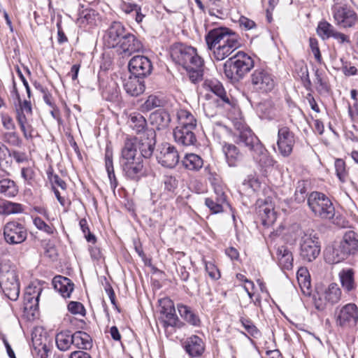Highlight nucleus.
Returning <instances> with one entry per match:
<instances>
[{
  "mask_svg": "<svg viewBox=\"0 0 358 358\" xmlns=\"http://www.w3.org/2000/svg\"><path fill=\"white\" fill-rule=\"evenodd\" d=\"M205 41L217 61L224 60L241 46L239 36L225 27L210 29L205 36Z\"/></svg>",
  "mask_w": 358,
  "mask_h": 358,
  "instance_id": "f257e3e1",
  "label": "nucleus"
},
{
  "mask_svg": "<svg viewBox=\"0 0 358 358\" xmlns=\"http://www.w3.org/2000/svg\"><path fill=\"white\" fill-rule=\"evenodd\" d=\"M119 162L127 178L138 182L145 176L143 159L141 155H138L136 145L134 141H125Z\"/></svg>",
  "mask_w": 358,
  "mask_h": 358,
  "instance_id": "f03ea898",
  "label": "nucleus"
},
{
  "mask_svg": "<svg viewBox=\"0 0 358 358\" xmlns=\"http://www.w3.org/2000/svg\"><path fill=\"white\" fill-rule=\"evenodd\" d=\"M254 67V60L247 53L238 51L224 64L225 76L231 82H238Z\"/></svg>",
  "mask_w": 358,
  "mask_h": 358,
  "instance_id": "7ed1b4c3",
  "label": "nucleus"
},
{
  "mask_svg": "<svg viewBox=\"0 0 358 358\" xmlns=\"http://www.w3.org/2000/svg\"><path fill=\"white\" fill-rule=\"evenodd\" d=\"M0 286L8 299L17 300L20 292V281L15 266L9 260L0 261Z\"/></svg>",
  "mask_w": 358,
  "mask_h": 358,
  "instance_id": "20e7f679",
  "label": "nucleus"
},
{
  "mask_svg": "<svg viewBox=\"0 0 358 358\" xmlns=\"http://www.w3.org/2000/svg\"><path fill=\"white\" fill-rule=\"evenodd\" d=\"M308 206L317 217L330 220L335 215V208L331 200L323 193L312 192L308 194Z\"/></svg>",
  "mask_w": 358,
  "mask_h": 358,
  "instance_id": "39448f33",
  "label": "nucleus"
},
{
  "mask_svg": "<svg viewBox=\"0 0 358 358\" xmlns=\"http://www.w3.org/2000/svg\"><path fill=\"white\" fill-rule=\"evenodd\" d=\"M171 57L176 63L184 69L200 65L202 58L197 54L196 50L183 43L174 44L171 49Z\"/></svg>",
  "mask_w": 358,
  "mask_h": 358,
  "instance_id": "423d86ee",
  "label": "nucleus"
},
{
  "mask_svg": "<svg viewBox=\"0 0 358 358\" xmlns=\"http://www.w3.org/2000/svg\"><path fill=\"white\" fill-rule=\"evenodd\" d=\"M250 81L253 90L261 93L271 92L275 86L273 75L262 68H258L252 73Z\"/></svg>",
  "mask_w": 358,
  "mask_h": 358,
  "instance_id": "0eeeda50",
  "label": "nucleus"
},
{
  "mask_svg": "<svg viewBox=\"0 0 358 358\" xmlns=\"http://www.w3.org/2000/svg\"><path fill=\"white\" fill-rule=\"evenodd\" d=\"M320 253L319 238L315 234L306 233L301 239L300 256L308 262L315 260Z\"/></svg>",
  "mask_w": 358,
  "mask_h": 358,
  "instance_id": "6e6552de",
  "label": "nucleus"
},
{
  "mask_svg": "<svg viewBox=\"0 0 358 358\" xmlns=\"http://www.w3.org/2000/svg\"><path fill=\"white\" fill-rule=\"evenodd\" d=\"M332 10L334 21L340 27L352 28L358 22V15L347 5H336Z\"/></svg>",
  "mask_w": 358,
  "mask_h": 358,
  "instance_id": "1a4fd4ad",
  "label": "nucleus"
},
{
  "mask_svg": "<svg viewBox=\"0 0 358 358\" xmlns=\"http://www.w3.org/2000/svg\"><path fill=\"white\" fill-rule=\"evenodd\" d=\"M336 324L342 327H354L358 322V307L354 303H349L336 310Z\"/></svg>",
  "mask_w": 358,
  "mask_h": 358,
  "instance_id": "9d476101",
  "label": "nucleus"
},
{
  "mask_svg": "<svg viewBox=\"0 0 358 358\" xmlns=\"http://www.w3.org/2000/svg\"><path fill=\"white\" fill-rule=\"evenodd\" d=\"M3 236L6 242L8 244H20L27 239V230L22 224L11 221L4 225Z\"/></svg>",
  "mask_w": 358,
  "mask_h": 358,
  "instance_id": "9b49d317",
  "label": "nucleus"
},
{
  "mask_svg": "<svg viewBox=\"0 0 358 358\" xmlns=\"http://www.w3.org/2000/svg\"><path fill=\"white\" fill-rule=\"evenodd\" d=\"M156 158L159 164L168 169L174 168L180 160L178 150L169 143H164L159 146L156 152Z\"/></svg>",
  "mask_w": 358,
  "mask_h": 358,
  "instance_id": "f8f14e48",
  "label": "nucleus"
},
{
  "mask_svg": "<svg viewBox=\"0 0 358 358\" xmlns=\"http://www.w3.org/2000/svg\"><path fill=\"white\" fill-rule=\"evenodd\" d=\"M156 134L154 129H150L146 131V134H143L139 138H134L127 139L126 141H134L136 145V151L139 150L138 155H141L143 158H150L154 152L156 144Z\"/></svg>",
  "mask_w": 358,
  "mask_h": 358,
  "instance_id": "ddd939ff",
  "label": "nucleus"
},
{
  "mask_svg": "<svg viewBox=\"0 0 358 358\" xmlns=\"http://www.w3.org/2000/svg\"><path fill=\"white\" fill-rule=\"evenodd\" d=\"M128 68L130 74L143 79L150 76L153 69L150 59L143 55L133 57L129 62Z\"/></svg>",
  "mask_w": 358,
  "mask_h": 358,
  "instance_id": "4468645a",
  "label": "nucleus"
},
{
  "mask_svg": "<svg viewBox=\"0 0 358 358\" xmlns=\"http://www.w3.org/2000/svg\"><path fill=\"white\" fill-rule=\"evenodd\" d=\"M295 143L294 134L287 127L278 129L277 146L280 155L285 157H289L293 150Z\"/></svg>",
  "mask_w": 358,
  "mask_h": 358,
  "instance_id": "2eb2a0df",
  "label": "nucleus"
},
{
  "mask_svg": "<svg viewBox=\"0 0 358 358\" xmlns=\"http://www.w3.org/2000/svg\"><path fill=\"white\" fill-rule=\"evenodd\" d=\"M127 32L121 22L114 21L111 22L105 32L103 36L104 42L108 48L117 47L118 43Z\"/></svg>",
  "mask_w": 358,
  "mask_h": 358,
  "instance_id": "dca6fc26",
  "label": "nucleus"
},
{
  "mask_svg": "<svg viewBox=\"0 0 358 358\" xmlns=\"http://www.w3.org/2000/svg\"><path fill=\"white\" fill-rule=\"evenodd\" d=\"M232 136L235 143L245 147L250 153L253 152L262 144L250 129H245L238 134H233Z\"/></svg>",
  "mask_w": 358,
  "mask_h": 358,
  "instance_id": "f3484780",
  "label": "nucleus"
},
{
  "mask_svg": "<svg viewBox=\"0 0 358 358\" xmlns=\"http://www.w3.org/2000/svg\"><path fill=\"white\" fill-rule=\"evenodd\" d=\"M194 130L177 126L173 132L175 142L185 147L196 145L197 139Z\"/></svg>",
  "mask_w": 358,
  "mask_h": 358,
  "instance_id": "a211bd4d",
  "label": "nucleus"
},
{
  "mask_svg": "<svg viewBox=\"0 0 358 358\" xmlns=\"http://www.w3.org/2000/svg\"><path fill=\"white\" fill-rule=\"evenodd\" d=\"M323 296L325 300V304L315 301V307L319 310H323L327 304L333 306L338 303L341 299L342 291L337 283L332 282L329 284L328 287L325 289Z\"/></svg>",
  "mask_w": 358,
  "mask_h": 358,
  "instance_id": "6ab92c4d",
  "label": "nucleus"
},
{
  "mask_svg": "<svg viewBox=\"0 0 358 358\" xmlns=\"http://www.w3.org/2000/svg\"><path fill=\"white\" fill-rule=\"evenodd\" d=\"M117 47L122 50L123 56H130L132 53L140 51L143 45L137 38L130 32H127L122 38Z\"/></svg>",
  "mask_w": 358,
  "mask_h": 358,
  "instance_id": "aec40b11",
  "label": "nucleus"
},
{
  "mask_svg": "<svg viewBox=\"0 0 358 358\" xmlns=\"http://www.w3.org/2000/svg\"><path fill=\"white\" fill-rule=\"evenodd\" d=\"M122 85L126 92L131 96L141 95L145 89L144 79L131 74L123 79Z\"/></svg>",
  "mask_w": 358,
  "mask_h": 358,
  "instance_id": "412c9836",
  "label": "nucleus"
},
{
  "mask_svg": "<svg viewBox=\"0 0 358 358\" xmlns=\"http://www.w3.org/2000/svg\"><path fill=\"white\" fill-rule=\"evenodd\" d=\"M338 278L342 288L346 293L355 292L357 288L355 281V271L352 268H345L338 273Z\"/></svg>",
  "mask_w": 358,
  "mask_h": 358,
  "instance_id": "4be33fe9",
  "label": "nucleus"
},
{
  "mask_svg": "<svg viewBox=\"0 0 358 358\" xmlns=\"http://www.w3.org/2000/svg\"><path fill=\"white\" fill-rule=\"evenodd\" d=\"M348 257L358 252V235L353 231H347L338 244Z\"/></svg>",
  "mask_w": 358,
  "mask_h": 358,
  "instance_id": "5701e85b",
  "label": "nucleus"
},
{
  "mask_svg": "<svg viewBox=\"0 0 358 358\" xmlns=\"http://www.w3.org/2000/svg\"><path fill=\"white\" fill-rule=\"evenodd\" d=\"M150 122L157 130H165L171 122L169 113L165 110H157L150 115Z\"/></svg>",
  "mask_w": 358,
  "mask_h": 358,
  "instance_id": "b1692460",
  "label": "nucleus"
},
{
  "mask_svg": "<svg viewBox=\"0 0 358 358\" xmlns=\"http://www.w3.org/2000/svg\"><path fill=\"white\" fill-rule=\"evenodd\" d=\"M184 348L190 357H197L203 353L205 345L200 337L194 335L187 338L184 343Z\"/></svg>",
  "mask_w": 358,
  "mask_h": 358,
  "instance_id": "393cba45",
  "label": "nucleus"
},
{
  "mask_svg": "<svg viewBox=\"0 0 358 358\" xmlns=\"http://www.w3.org/2000/svg\"><path fill=\"white\" fill-rule=\"evenodd\" d=\"M222 151L228 165L231 167L237 166L243 159L242 153L234 144L224 142L222 145Z\"/></svg>",
  "mask_w": 358,
  "mask_h": 358,
  "instance_id": "a878e982",
  "label": "nucleus"
},
{
  "mask_svg": "<svg viewBox=\"0 0 358 358\" xmlns=\"http://www.w3.org/2000/svg\"><path fill=\"white\" fill-rule=\"evenodd\" d=\"M52 285L55 290L61 294L64 298L70 297L74 287L73 283L69 278L62 275H57L53 278Z\"/></svg>",
  "mask_w": 358,
  "mask_h": 358,
  "instance_id": "bb28decb",
  "label": "nucleus"
},
{
  "mask_svg": "<svg viewBox=\"0 0 358 358\" xmlns=\"http://www.w3.org/2000/svg\"><path fill=\"white\" fill-rule=\"evenodd\" d=\"M348 256L339 245H329L324 250L325 262L330 264H335L346 259Z\"/></svg>",
  "mask_w": 358,
  "mask_h": 358,
  "instance_id": "cd10ccee",
  "label": "nucleus"
},
{
  "mask_svg": "<svg viewBox=\"0 0 358 358\" xmlns=\"http://www.w3.org/2000/svg\"><path fill=\"white\" fill-rule=\"evenodd\" d=\"M177 309L180 317L189 324L194 327H199L201 325L199 316L192 308L182 303H178Z\"/></svg>",
  "mask_w": 358,
  "mask_h": 358,
  "instance_id": "c85d7f7f",
  "label": "nucleus"
},
{
  "mask_svg": "<svg viewBox=\"0 0 358 358\" xmlns=\"http://www.w3.org/2000/svg\"><path fill=\"white\" fill-rule=\"evenodd\" d=\"M251 155L254 160L262 168H269L274 165L275 161L268 155L263 144L252 152Z\"/></svg>",
  "mask_w": 358,
  "mask_h": 358,
  "instance_id": "c756f323",
  "label": "nucleus"
},
{
  "mask_svg": "<svg viewBox=\"0 0 358 358\" xmlns=\"http://www.w3.org/2000/svg\"><path fill=\"white\" fill-rule=\"evenodd\" d=\"M203 85L207 90L217 96L223 103L231 105L230 99L220 82L217 80H206Z\"/></svg>",
  "mask_w": 358,
  "mask_h": 358,
  "instance_id": "7c9ffc66",
  "label": "nucleus"
},
{
  "mask_svg": "<svg viewBox=\"0 0 358 358\" xmlns=\"http://www.w3.org/2000/svg\"><path fill=\"white\" fill-rule=\"evenodd\" d=\"M105 166L110 180V187L115 190L118 185V181L114 171L113 150L108 146L106 147L105 150Z\"/></svg>",
  "mask_w": 358,
  "mask_h": 358,
  "instance_id": "2f4dec72",
  "label": "nucleus"
},
{
  "mask_svg": "<svg viewBox=\"0 0 358 358\" xmlns=\"http://www.w3.org/2000/svg\"><path fill=\"white\" fill-rule=\"evenodd\" d=\"M177 117L178 122V127L196 129V120L189 111L180 109L177 113Z\"/></svg>",
  "mask_w": 358,
  "mask_h": 358,
  "instance_id": "473e14b6",
  "label": "nucleus"
},
{
  "mask_svg": "<svg viewBox=\"0 0 358 358\" xmlns=\"http://www.w3.org/2000/svg\"><path fill=\"white\" fill-rule=\"evenodd\" d=\"M55 342L60 351H67L73 345V334L70 331H62L56 334Z\"/></svg>",
  "mask_w": 358,
  "mask_h": 358,
  "instance_id": "72a5a7b5",
  "label": "nucleus"
},
{
  "mask_svg": "<svg viewBox=\"0 0 358 358\" xmlns=\"http://www.w3.org/2000/svg\"><path fill=\"white\" fill-rule=\"evenodd\" d=\"M73 345L82 350H90L92 347V340L90 336L84 331H76L73 334Z\"/></svg>",
  "mask_w": 358,
  "mask_h": 358,
  "instance_id": "f704fd0d",
  "label": "nucleus"
},
{
  "mask_svg": "<svg viewBox=\"0 0 358 358\" xmlns=\"http://www.w3.org/2000/svg\"><path fill=\"white\" fill-rule=\"evenodd\" d=\"M182 163L187 169L197 171L202 168L203 161L198 155L189 153L185 155Z\"/></svg>",
  "mask_w": 358,
  "mask_h": 358,
  "instance_id": "c9c22d12",
  "label": "nucleus"
},
{
  "mask_svg": "<svg viewBox=\"0 0 358 358\" xmlns=\"http://www.w3.org/2000/svg\"><path fill=\"white\" fill-rule=\"evenodd\" d=\"M310 187V182L308 180H299L296 185V189L294 194V200L297 203H304L306 199L308 200L307 191Z\"/></svg>",
  "mask_w": 358,
  "mask_h": 358,
  "instance_id": "e433bc0d",
  "label": "nucleus"
},
{
  "mask_svg": "<svg viewBox=\"0 0 358 358\" xmlns=\"http://www.w3.org/2000/svg\"><path fill=\"white\" fill-rule=\"evenodd\" d=\"M130 121V127L137 134L143 133V134H146V131L149 130L147 127L146 119L140 113L131 115Z\"/></svg>",
  "mask_w": 358,
  "mask_h": 358,
  "instance_id": "4c0bfd02",
  "label": "nucleus"
},
{
  "mask_svg": "<svg viewBox=\"0 0 358 358\" xmlns=\"http://www.w3.org/2000/svg\"><path fill=\"white\" fill-rule=\"evenodd\" d=\"M0 193L8 198L14 197L18 193V187L13 180L4 178L0 180Z\"/></svg>",
  "mask_w": 358,
  "mask_h": 358,
  "instance_id": "58836bf2",
  "label": "nucleus"
},
{
  "mask_svg": "<svg viewBox=\"0 0 358 358\" xmlns=\"http://www.w3.org/2000/svg\"><path fill=\"white\" fill-rule=\"evenodd\" d=\"M259 214L261 217L262 224L264 226L273 224L276 220L275 213L271 206L264 205L260 206Z\"/></svg>",
  "mask_w": 358,
  "mask_h": 358,
  "instance_id": "ea45409f",
  "label": "nucleus"
},
{
  "mask_svg": "<svg viewBox=\"0 0 358 358\" xmlns=\"http://www.w3.org/2000/svg\"><path fill=\"white\" fill-rule=\"evenodd\" d=\"M334 27L327 21L320 22L317 27V34L322 40L331 38L336 31Z\"/></svg>",
  "mask_w": 358,
  "mask_h": 358,
  "instance_id": "a19ab883",
  "label": "nucleus"
},
{
  "mask_svg": "<svg viewBox=\"0 0 358 358\" xmlns=\"http://www.w3.org/2000/svg\"><path fill=\"white\" fill-rule=\"evenodd\" d=\"M23 207L20 203L11 201H3L0 203V214L10 215L22 213Z\"/></svg>",
  "mask_w": 358,
  "mask_h": 358,
  "instance_id": "79ce46f5",
  "label": "nucleus"
},
{
  "mask_svg": "<svg viewBox=\"0 0 358 358\" xmlns=\"http://www.w3.org/2000/svg\"><path fill=\"white\" fill-rule=\"evenodd\" d=\"M163 327L167 328L169 327H177L178 329L182 328L185 324L183 322L180 321L176 315V310L173 313H169L163 315Z\"/></svg>",
  "mask_w": 358,
  "mask_h": 358,
  "instance_id": "37998d69",
  "label": "nucleus"
},
{
  "mask_svg": "<svg viewBox=\"0 0 358 358\" xmlns=\"http://www.w3.org/2000/svg\"><path fill=\"white\" fill-rule=\"evenodd\" d=\"M186 71L188 72L189 80L193 83H196L201 81L203 76V60L201 64L198 66L193 65L189 68H186Z\"/></svg>",
  "mask_w": 358,
  "mask_h": 358,
  "instance_id": "c03bdc74",
  "label": "nucleus"
},
{
  "mask_svg": "<svg viewBox=\"0 0 358 358\" xmlns=\"http://www.w3.org/2000/svg\"><path fill=\"white\" fill-rule=\"evenodd\" d=\"M239 321L250 336L255 338H257L261 336L260 331L254 324L251 320L249 318L241 317Z\"/></svg>",
  "mask_w": 358,
  "mask_h": 358,
  "instance_id": "a18cd8bd",
  "label": "nucleus"
},
{
  "mask_svg": "<svg viewBox=\"0 0 358 358\" xmlns=\"http://www.w3.org/2000/svg\"><path fill=\"white\" fill-rule=\"evenodd\" d=\"M163 106V101L155 95H150L146 101L141 105L143 112H148L155 108Z\"/></svg>",
  "mask_w": 358,
  "mask_h": 358,
  "instance_id": "49530a36",
  "label": "nucleus"
},
{
  "mask_svg": "<svg viewBox=\"0 0 358 358\" xmlns=\"http://www.w3.org/2000/svg\"><path fill=\"white\" fill-rule=\"evenodd\" d=\"M103 96L110 101L117 100L119 96V90L117 84L115 82L108 83L106 88L103 91Z\"/></svg>",
  "mask_w": 358,
  "mask_h": 358,
  "instance_id": "de8ad7c7",
  "label": "nucleus"
},
{
  "mask_svg": "<svg viewBox=\"0 0 358 358\" xmlns=\"http://www.w3.org/2000/svg\"><path fill=\"white\" fill-rule=\"evenodd\" d=\"M335 170L337 177L341 182H345L348 178V171L345 162L342 159H336L335 161Z\"/></svg>",
  "mask_w": 358,
  "mask_h": 358,
  "instance_id": "09e8293b",
  "label": "nucleus"
},
{
  "mask_svg": "<svg viewBox=\"0 0 358 358\" xmlns=\"http://www.w3.org/2000/svg\"><path fill=\"white\" fill-rule=\"evenodd\" d=\"M323 71L318 69L315 71V83L317 84V90L320 92H328L329 86L328 83L323 79Z\"/></svg>",
  "mask_w": 358,
  "mask_h": 358,
  "instance_id": "8fccbe9b",
  "label": "nucleus"
},
{
  "mask_svg": "<svg viewBox=\"0 0 358 358\" xmlns=\"http://www.w3.org/2000/svg\"><path fill=\"white\" fill-rule=\"evenodd\" d=\"M223 196L224 194L222 193V196L217 202L214 201L211 198L206 199L205 204L213 213L216 214L222 212L223 207L221 203L225 200L224 198L222 197Z\"/></svg>",
  "mask_w": 358,
  "mask_h": 358,
  "instance_id": "3c124183",
  "label": "nucleus"
},
{
  "mask_svg": "<svg viewBox=\"0 0 358 358\" xmlns=\"http://www.w3.org/2000/svg\"><path fill=\"white\" fill-rule=\"evenodd\" d=\"M161 307L160 313L164 315L169 313H173L176 310L173 301L169 298H163L159 300Z\"/></svg>",
  "mask_w": 358,
  "mask_h": 358,
  "instance_id": "603ef678",
  "label": "nucleus"
},
{
  "mask_svg": "<svg viewBox=\"0 0 358 358\" xmlns=\"http://www.w3.org/2000/svg\"><path fill=\"white\" fill-rule=\"evenodd\" d=\"M300 71L299 73H301L300 78L303 84L304 87L306 90H310L312 86V83L309 77V73L307 65L302 64L299 66Z\"/></svg>",
  "mask_w": 358,
  "mask_h": 358,
  "instance_id": "864d4df0",
  "label": "nucleus"
},
{
  "mask_svg": "<svg viewBox=\"0 0 358 358\" xmlns=\"http://www.w3.org/2000/svg\"><path fill=\"white\" fill-rule=\"evenodd\" d=\"M309 47L314 55L316 61L321 64L322 62V57L320 50L318 41L314 37L309 38Z\"/></svg>",
  "mask_w": 358,
  "mask_h": 358,
  "instance_id": "5fc2aeb1",
  "label": "nucleus"
},
{
  "mask_svg": "<svg viewBox=\"0 0 358 358\" xmlns=\"http://www.w3.org/2000/svg\"><path fill=\"white\" fill-rule=\"evenodd\" d=\"M39 298L24 294V303L26 310H36L38 307Z\"/></svg>",
  "mask_w": 358,
  "mask_h": 358,
  "instance_id": "6e6d98bb",
  "label": "nucleus"
},
{
  "mask_svg": "<svg viewBox=\"0 0 358 358\" xmlns=\"http://www.w3.org/2000/svg\"><path fill=\"white\" fill-rule=\"evenodd\" d=\"M68 310L74 315H80L83 316L85 315V307L80 302L71 301L68 304Z\"/></svg>",
  "mask_w": 358,
  "mask_h": 358,
  "instance_id": "4d7b16f0",
  "label": "nucleus"
},
{
  "mask_svg": "<svg viewBox=\"0 0 358 358\" xmlns=\"http://www.w3.org/2000/svg\"><path fill=\"white\" fill-rule=\"evenodd\" d=\"M32 341L34 343V348L37 350V354L38 358H48V353L50 352V349L48 345L44 343H40L38 344V347L36 346L37 345L38 340L35 339V338L32 337Z\"/></svg>",
  "mask_w": 358,
  "mask_h": 358,
  "instance_id": "13d9d810",
  "label": "nucleus"
},
{
  "mask_svg": "<svg viewBox=\"0 0 358 358\" xmlns=\"http://www.w3.org/2000/svg\"><path fill=\"white\" fill-rule=\"evenodd\" d=\"M48 178L52 184V186H55L54 185H57L59 187L62 189H66V183L57 175L54 174L52 171H48L47 172Z\"/></svg>",
  "mask_w": 358,
  "mask_h": 358,
  "instance_id": "bf43d9fd",
  "label": "nucleus"
},
{
  "mask_svg": "<svg viewBox=\"0 0 358 358\" xmlns=\"http://www.w3.org/2000/svg\"><path fill=\"white\" fill-rule=\"evenodd\" d=\"M34 223L37 229L45 231L48 234H52L54 233L55 228L47 224L41 217H36L34 220Z\"/></svg>",
  "mask_w": 358,
  "mask_h": 358,
  "instance_id": "052dcab7",
  "label": "nucleus"
},
{
  "mask_svg": "<svg viewBox=\"0 0 358 358\" xmlns=\"http://www.w3.org/2000/svg\"><path fill=\"white\" fill-rule=\"evenodd\" d=\"M163 182L164 189L169 192H173L178 187V180L172 176H166Z\"/></svg>",
  "mask_w": 358,
  "mask_h": 358,
  "instance_id": "680f3d73",
  "label": "nucleus"
},
{
  "mask_svg": "<svg viewBox=\"0 0 358 358\" xmlns=\"http://www.w3.org/2000/svg\"><path fill=\"white\" fill-rule=\"evenodd\" d=\"M238 23L240 27L245 30H250L256 27L255 22L245 16L240 17Z\"/></svg>",
  "mask_w": 358,
  "mask_h": 358,
  "instance_id": "e2e57ef3",
  "label": "nucleus"
},
{
  "mask_svg": "<svg viewBox=\"0 0 358 358\" xmlns=\"http://www.w3.org/2000/svg\"><path fill=\"white\" fill-rule=\"evenodd\" d=\"M283 257H279L280 265L285 269H291L292 268L293 257L292 253H286Z\"/></svg>",
  "mask_w": 358,
  "mask_h": 358,
  "instance_id": "0e129e2a",
  "label": "nucleus"
},
{
  "mask_svg": "<svg viewBox=\"0 0 358 358\" xmlns=\"http://www.w3.org/2000/svg\"><path fill=\"white\" fill-rule=\"evenodd\" d=\"M21 131L23 133V136L26 139H31L33 138L34 129L32 126L26 122L23 124L19 125Z\"/></svg>",
  "mask_w": 358,
  "mask_h": 358,
  "instance_id": "69168bd1",
  "label": "nucleus"
},
{
  "mask_svg": "<svg viewBox=\"0 0 358 358\" xmlns=\"http://www.w3.org/2000/svg\"><path fill=\"white\" fill-rule=\"evenodd\" d=\"M42 290L43 289L40 286L29 285L26 288L24 294L39 298Z\"/></svg>",
  "mask_w": 358,
  "mask_h": 358,
  "instance_id": "338daca9",
  "label": "nucleus"
},
{
  "mask_svg": "<svg viewBox=\"0 0 358 358\" xmlns=\"http://www.w3.org/2000/svg\"><path fill=\"white\" fill-rule=\"evenodd\" d=\"M341 62H342V67H341L342 71L345 76H354V75L357 74V69L355 66H352L348 67V62H344V60L343 59H341Z\"/></svg>",
  "mask_w": 358,
  "mask_h": 358,
  "instance_id": "774afa93",
  "label": "nucleus"
}]
</instances>
